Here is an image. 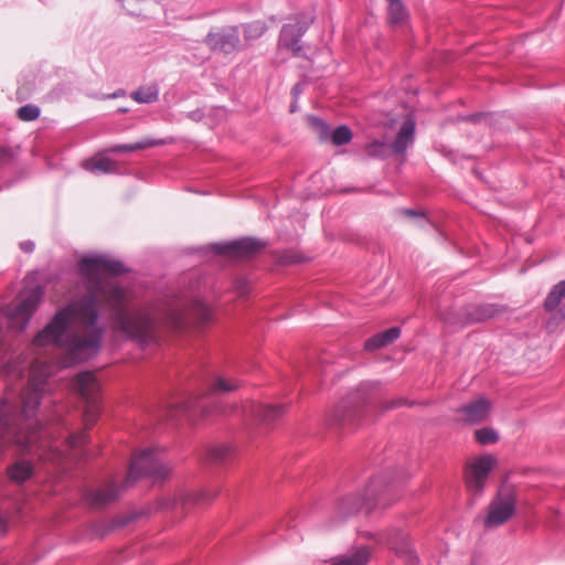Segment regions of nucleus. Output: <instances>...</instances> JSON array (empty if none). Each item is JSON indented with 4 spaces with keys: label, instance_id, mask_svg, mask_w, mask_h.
<instances>
[{
    "label": "nucleus",
    "instance_id": "f257e3e1",
    "mask_svg": "<svg viewBox=\"0 0 565 565\" xmlns=\"http://www.w3.org/2000/svg\"><path fill=\"white\" fill-rule=\"evenodd\" d=\"M78 271L86 279V292L55 313L36 335L34 342L38 345L52 343L64 350L73 363L95 355L105 333V327L98 324L100 301L121 315L122 331L141 343L153 339L157 326L174 330L183 328L185 307L181 303H170L153 312L141 310L132 316L127 315L125 288L100 276L102 271L111 276L124 274L126 268L122 263L105 255L83 256L78 262Z\"/></svg>",
    "mask_w": 565,
    "mask_h": 565
},
{
    "label": "nucleus",
    "instance_id": "f03ea898",
    "mask_svg": "<svg viewBox=\"0 0 565 565\" xmlns=\"http://www.w3.org/2000/svg\"><path fill=\"white\" fill-rule=\"evenodd\" d=\"M41 402V391L31 384L21 396L22 407L18 415L4 401L0 404V437L12 438L24 450L44 448L53 431L43 419L36 417Z\"/></svg>",
    "mask_w": 565,
    "mask_h": 565
},
{
    "label": "nucleus",
    "instance_id": "7ed1b4c3",
    "mask_svg": "<svg viewBox=\"0 0 565 565\" xmlns=\"http://www.w3.org/2000/svg\"><path fill=\"white\" fill-rule=\"evenodd\" d=\"M406 479L402 468L385 469L367 483L363 493H350L340 498L334 509L333 525L344 522L361 510L370 513L374 509L391 505L398 499Z\"/></svg>",
    "mask_w": 565,
    "mask_h": 565
},
{
    "label": "nucleus",
    "instance_id": "20e7f679",
    "mask_svg": "<svg viewBox=\"0 0 565 565\" xmlns=\"http://www.w3.org/2000/svg\"><path fill=\"white\" fill-rule=\"evenodd\" d=\"M169 473L170 469L162 458V451L158 448H146L131 458L126 480L121 486L111 478L100 487L86 489L84 498L90 507L100 509L117 500L120 492L138 479L147 477L154 481H163Z\"/></svg>",
    "mask_w": 565,
    "mask_h": 565
},
{
    "label": "nucleus",
    "instance_id": "39448f33",
    "mask_svg": "<svg viewBox=\"0 0 565 565\" xmlns=\"http://www.w3.org/2000/svg\"><path fill=\"white\" fill-rule=\"evenodd\" d=\"M379 385L377 382H362L335 406L330 424L344 430H353L366 423L377 408L388 411L406 404L403 398L381 402Z\"/></svg>",
    "mask_w": 565,
    "mask_h": 565
},
{
    "label": "nucleus",
    "instance_id": "423d86ee",
    "mask_svg": "<svg viewBox=\"0 0 565 565\" xmlns=\"http://www.w3.org/2000/svg\"><path fill=\"white\" fill-rule=\"evenodd\" d=\"M236 387H238L237 382H230L218 375H210L201 380L200 387L196 390L186 392L182 397L167 403L166 416L170 419L180 417L195 419L207 416L214 409L225 414L227 411L220 406L217 397Z\"/></svg>",
    "mask_w": 565,
    "mask_h": 565
},
{
    "label": "nucleus",
    "instance_id": "0eeeda50",
    "mask_svg": "<svg viewBox=\"0 0 565 565\" xmlns=\"http://www.w3.org/2000/svg\"><path fill=\"white\" fill-rule=\"evenodd\" d=\"M73 385L85 403V411L83 414L85 426L92 427L98 419L102 412L99 384L97 379L92 372L84 371L74 377Z\"/></svg>",
    "mask_w": 565,
    "mask_h": 565
},
{
    "label": "nucleus",
    "instance_id": "6e6552de",
    "mask_svg": "<svg viewBox=\"0 0 565 565\" xmlns=\"http://www.w3.org/2000/svg\"><path fill=\"white\" fill-rule=\"evenodd\" d=\"M204 44L214 54L232 55L244 50L241 26L222 25L212 28L204 38Z\"/></svg>",
    "mask_w": 565,
    "mask_h": 565
},
{
    "label": "nucleus",
    "instance_id": "1a4fd4ad",
    "mask_svg": "<svg viewBox=\"0 0 565 565\" xmlns=\"http://www.w3.org/2000/svg\"><path fill=\"white\" fill-rule=\"evenodd\" d=\"M515 504L516 497L514 491L509 487L500 488L489 505L484 526L491 529L505 523L514 514Z\"/></svg>",
    "mask_w": 565,
    "mask_h": 565
},
{
    "label": "nucleus",
    "instance_id": "9d476101",
    "mask_svg": "<svg viewBox=\"0 0 565 565\" xmlns=\"http://www.w3.org/2000/svg\"><path fill=\"white\" fill-rule=\"evenodd\" d=\"M312 22V17L300 13L295 18L294 22L284 24L279 34V46L290 51L295 56H299L302 50V46L299 44L300 39Z\"/></svg>",
    "mask_w": 565,
    "mask_h": 565
},
{
    "label": "nucleus",
    "instance_id": "9b49d317",
    "mask_svg": "<svg viewBox=\"0 0 565 565\" xmlns=\"http://www.w3.org/2000/svg\"><path fill=\"white\" fill-rule=\"evenodd\" d=\"M495 460L491 456H483L467 463L465 468L466 486L470 493L479 495L486 484L488 476L494 466Z\"/></svg>",
    "mask_w": 565,
    "mask_h": 565
},
{
    "label": "nucleus",
    "instance_id": "f8f14e48",
    "mask_svg": "<svg viewBox=\"0 0 565 565\" xmlns=\"http://www.w3.org/2000/svg\"><path fill=\"white\" fill-rule=\"evenodd\" d=\"M379 543L387 545L391 550L404 558L407 565H416L418 556L412 548L408 535L402 529L393 527L386 532L377 534Z\"/></svg>",
    "mask_w": 565,
    "mask_h": 565
},
{
    "label": "nucleus",
    "instance_id": "ddd939ff",
    "mask_svg": "<svg viewBox=\"0 0 565 565\" xmlns=\"http://www.w3.org/2000/svg\"><path fill=\"white\" fill-rule=\"evenodd\" d=\"M308 125L318 135L320 141H331L334 146H343L352 140V131L345 126L341 125L334 130L321 118L317 116H308Z\"/></svg>",
    "mask_w": 565,
    "mask_h": 565
},
{
    "label": "nucleus",
    "instance_id": "4468645a",
    "mask_svg": "<svg viewBox=\"0 0 565 565\" xmlns=\"http://www.w3.org/2000/svg\"><path fill=\"white\" fill-rule=\"evenodd\" d=\"M41 289L36 288L29 292V295L10 312V326L18 330L23 331L33 313L35 312L41 301Z\"/></svg>",
    "mask_w": 565,
    "mask_h": 565
},
{
    "label": "nucleus",
    "instance_id": "2eb2a0df",
    "mask_svg": "<svg viewBox=\"0 0 565 565\" xmlns=\"http://www.w3.org/2000/svg\"><path fill=\"white\" fill-rule=\"evenodd\" d=\"M263 247L260 241L246 237L231 243H215L210 248L216 255L250 256Z\"/></svg>",
    "mask_w": 565,
    "mask_h": 565
},
{
    "label": "nucleus",
    "instance_id": "dca6fc26",
    "mask_svg": "<svg viewBox=\"0 0 565 565\" xmlns=\"http://www.w3.org/2000/svg\"><path fill=\"white\" fill-rule=\"evenodd\" d=\"M502 307L493 303L468 305L462 308L461 316L463 323L483 322L495 317L502 311Z\"/></svg>",
    "mask_w": 565,
    "mask_h": 565
},
{
    "label": "nucleus",
    "instance_id": "f3484780",
    "mask_svg": "<svg viewBox=\"0 0 565 565\" xmlns=\"http://www.w3.org/2000/svg\"><path fill=\"white\" fill-rule=\"evenodd\" d=\"M490 411V402L484 397H479L459 408L461 418L469 424L482 423Z\"/></svg>",
    "mask_w": 565,
    "mask_h": 565
},
{
    "label": "nucleus",
    "instance_id": "a211bd4d",
    "mask_svg": "<svg viewBox=\"0 0 565 565\" xmlns=\"http://www.w3.org/2000/svg\"><path fill=\"white\" fill-rule=\"evenodd\" d=\"M414 132L415 122L411 118H407L403 122L395 140L392 143H390L392 154H404L407 147L414 140Z\"/></svg>",
    "mask_w": 565,
    "mask_h": 565
},
{
    "label": "nucleus",
    "instance_id": "6ab92c4d",
    "mask_svg": "<svg viewBox=\"0 0 565 565\" xmlns=\"http://www.w3.org/2000/svg\"><path fill=\"white\" fill-rule=\"evenodd\" d=\"M545 310L552 312L557 310L563 319H565V280L554 285L544 301Z\"/></svg>",
    "mask_w": 565,
    "mask_h": 565
},
{
    "label": "nucleus",
    "instance_id": "aec40b11",
    "mask_svg": "<svg viewBox=\"0 0 565 565\" xmlns=\"http://www.w3.org/2000/svg\"><path fill=\"white\" fill-rule=\"evenodd\" d=\"M84 168L95 174L120 173L118 163L104 154L85 161Z\"/></svg>",
    "mask_w": 565,
    "mask_h": 565
},
{
    "label": "nucleus",
    "instance_id": "412c9836",
    "mask_svg": "<svg viewBox=\"0 0 565 565\" xmlns=\"http://www.w3.org/2000/svg\"><path fill=\"white\" fill-rule=\"evenodd\" d=\"M253 417L266 425L275 423L284 413L280 405L257 404L250 407Z\"/></svg>",
    "mask_w": 565,
    "mask_h": 565
},
{
    "label": "nucleus",
    "instance_id": "4be33fe9",
    "mask_svg": "<svg viewBox=\"0 0 565 565\" xmlns=\"http://www.w3.org/2000/svg\"><path fill=\"white\" fill-rule=\"evenodd\" d=\"M401 335L399 327H392L385 331L379 332L365 341L366 351H375L393 343Z\"/></svg>",
    "mask_w": 565,
    "mask_h": 565
},
{
    "label": "nucleus",
    "instance_id": "5701e85b",
    "mask_svg": "<svg viewBox=\"0 0 565 565\" xmlns=\"http://www.w3.org/2000/svg\"><path fill=\"white\" fill-rule=\"evenodd\" d=\"M241 32L243 33V44L244 47L248 45L250 42L258 40L262 38L265 32L268 30V25L265 21L255 20L248 23H242Z\"/></svg>",
    "mask_w": 565,
    "mask_h": 565
},
{
    "label": "nucleus",
    "instance_id": "b1692460",
    "mask_svg": "<svg viewBox=\"0 0 565 565\" xmlns=\"http://www.w3.org/2000/svg\"><path fill=\"white\" fill-rule=\"evenodd\" d=\"M234 455V448L228 445H218L207 449L206 459L213 465L225 463Z\"/></svg>",
    "mask_w": 565,
    "mask_h": 565
},
{
    "label": "nucleus",
    "instance_id": "393cba45",
    "mask_svg": "<svg viewBox=\"0 0 565 565\" xmlns=\"http://www.w3.org/2000/svg\"><path fill=\"white\" fill-rule=\"evenodd\" d=\"M162 140H153V139H145L135 143L129 145H116L110 148H108L107 152H115V153H127V152H134L139 150H145L151 147H154L157 145H162Z\"/></svg>",
    "mask_w": 565,
    "mask_h": 565
},
{
    "label": "nucleus",
    "instance_id": "a878e982",
    "mask_svg": "<svg viewBox=\"0 0 565 565\" xmlns=\"http://www.w3.org/2000/svg\"><path fill=\"white\" fill-rule=\"evenodd\" d=\"M370 557L367 547H360L350 555H342L334 558L333 565H365Z\"/></svg>",
    "mask_w": 565,
    "mask_h": 565
},
{
    "label": "nucleus",
    "instance_id": "bb28decb",
    "mask_svg": "<svg viewBox=\"0 0 565 565\" xmlns=\"http://www.w3.org/2000/svg\"><path fill=\"white\" fill-rule=\"evenodd\" d=\"M131 98L139 104H151L159 98V87L157 84L141 86L131 93Z\"/></svg>",
    "mask_w": 565,
    "mask_h": 565
},
{
    "label": "nucleus",
    "instance_id": "cd10ccee",
    "mask_svg": "<svg viewBox=\"0 0 565 565\" xmlns=\"http://www.w3.org/2000/svg\"><path fill=\"white\" fill-rule=\"evenodd\" d=\"M388 2V19L391 24L402 25L408 19V12L403 4L402 0H387Z\"/></svg>",
    "mask_w": 565,
    "mask_h": 565
},
{
    "label": "nucleus",
    "instance_id": "c85d7f7f",
    "mask_svg": "<svg viewBox=\"0 0 565 565\" xmlns=\"http://www.w3.org/2000/svg\"><path fill=\"white\" fill-rule=\"evenodd\" d=\"M11 480L23 483L33 475V466L26 461H18L9 469Z\"/></svg>",
    "mask_w": 565,
    "mask_h": 565
},
{
    "label": "nucleus",
    "instance_id": "c756f323",
    "mask_svg": "<svg viewBox=\"0 0 565 565\" xmlns=\"http://www.w3.org/2000/svg\"><path fill=\"white\" fill-rule=\"evenodd\" d=\"M364 151L367 157L374 159H385L392 156L390 143L380 140H374L373 142L367 143Z\"/></svg>",
    "mask_w": 565,
    "mask_h": 565
},
{
    "label": "nucleus",
    "instance_id": "7c9ffc66",
    "mask_svg": "<svg viewBox=\"0 0 565 565\" xmlns=\"http://www.w3.org/2000/svg\"><path fill=\"white\" fill-rule=\"evenodd\" d=\"M476 439L481 445L494 444L499 439L498 433L490 427H483L475 431Z\"/></svg>",
    "mask_w": 565,
    "mask_h": 565
},
{
    "label": "nucleus",
    "instance_id": "2f4dec72",
    "mask_svg": "<svg viewBox=\"0 0 565 565\" xmlns=\"http://www.w3.org/2000/svg\"><path fill=\"white\" fill-rule=\"evenodd\" d=\"M40 116V108L35 105L28 104L18 109V117L23 121H32Z\"/></svg>",
    "mask_w": 565,
    "mask_h": 565
},
{
    "label": "nucleus",
    "instance_id": "473e14b6",
    "mask_svg": "<svg viewBox=\"0 0 565 565\" xmlns=\"http://www.w3.org/2000/svg\"><path fill=\"white\" fill-rule=\"evenodd\" d=\"M15 157V151L9 147L0 148V164H9L13 161Z\"/></svg>",
    "mask_w": 565,
    "mask_h": 565
},
{
    "label": "nucleus",
    "instance_id": "72a5a7b5",
    "mask_svg": "<svg viewBox=\"0 0 565 565\" xmlns=\"http://www.w3.org/2000/svg\"><path fill=\"white\" fill-rule=\"evenodd\" d=\"M186 118H189L190 120L192 121H195V122H199L201 121L204 116H205V113H204V109L202 108H198L195 110H192V111H189L186 113Z\"/></svg>",
    "mask_w": 565,
    "mask_h": 565
},
{
    "label": "nucleus",
    "instance_id": "f704fd0d",
    "mask_svg": "<svg viewBox=\"0 0 565 565\" xmlns=\"http://www.w3.org/2000/svg\"><path fill=\"white\" fill-rule=\"evenodd\" d=\"M404 213L407 215V216H412V217H420L425 223H428V220L425 217L424 213L423 212H419V211H416L414 209H407L404 211Z\"/></svg>",
    "mask_w": 565,
    "mask_h": 565
},
{
    "label": "nucleus",
    "instance_id": "c9c22d12",
    "mask_svg": "<svg viewBox=\"0 0 565 565\" xmlns=\"http://www.w3.org/2000/svg\"><path fill=\"white\" fill-rule=\"evenodd\" d=\"M20 248L24 253H32L35 248V244L32 241H23L20 243Z\"/></svg>",
    "mask_w": 565,
    "mask_h": 565
},
{
    "label": "nucleus",
    "instance_id": "e433bc0d",
    "mask_svg": "<svg viewBox=\"0 0 565 565\" xmlns=\"http://www.w3.org/2000/svg\"><path fill=\"white\" fill-rule=\"evenodd\" d=\"M201 307V318L204 322H209L210 319H211V311L207 307L203 306V305H200Z\"/></svg>",
    "mask_w": 565,
    "mask_h": 565
},
{
    "label": "nucleus",
    "instance_id": "4c0bfd02",
    "mask_svg": "<svg viewBox=\"0 0 565 565\" xmlns=\"http://www.w3.org/2000/svg\"><path fill=\"white\" fill-rule=\"evenodd\" d=\"M126 95V92L125 89H117L116 92H114L113 94L110 95H103L102 98L103 99H108V98H118V97H124Z\"/></svg>",
    "mask_w": 565,
    "mask_h": 565
},
{
    "label": "nucleus",
    "instance_id": "58836bf2",
    "mask_svg": "<svg viewBox=\"0 0 565 565\" xmlns=\"http://www.w3.org/2000/svg\"><path fill=\"white\" fill-rule=\"evenodd\" d=\"M205 497H206V493L202 492V493H195V494H190L188 495L186 500H191V501H194V502H199L201 500H205Z\"/></svg>",
    "mask_w": 565,
    "mask_h": 565
},
{
    "label": "nucleus",
    "instance_id": "ea45409f",
    "mask_svg": "<svg viewBox=\"0 0 565 565\" xmlns=\"http://www.w3.org/2000/svg\"><path fill=\"white\" fill-rule=\"evenodd\" d=\"M126 523H127V521H126V522H122V523H120V524H114L113 526H108V527H107V529H105L104 531H102V532H97V535H99V536H104V535H106V534H107V533H108L113 527H115V526H122V525H125Z\"/></svg>",
    "mask_w": 565,
    "mask_h": 565
},
{
    "label": "nucleus",
    "instance_id": "a19ab883",
    "mask_svg": "<svg viewBox=\"0 0 565 565\" xmlns=\"http://www.w3.org/2000/svg\"><path fill=\"white\" fill-rule=\"evenodd\" d=\"M292 522H294V516H291V515H290V516H288V519H286L285 521H282L281 526L284 525V526H286L287 529H291V527H294V526H295V524H292Z\"/></svg>",
    "mask_w": 565,
    "mask_h": 565
},
{
    "label": "nucleus",
    "instance_id": "79ce46f5",
    "mask_svg": "<svg viewBox=\"0 0 565 565\" xmlns=\"http://www.w3.org/2000/svg\"><path fill=\"white\" fill-rule=\"evenodd\" d=\"M7 532V523L3 518L0 516V536Z\"/></svg>",
    "mask_w": 565,
    "mask_h": 565
},
{
    "label": "nucleus",
    "instance_id": "37998d69",
    "mask_svg": "<svg viewBox=\"0 0 565 565\" xmlns=\"http://www.w3.org/2000/svg\"><path fill=\"white\" fill-rule=\"evenodd\" d=\"M481 117H482V114H473V115H470L467 119L471 122H478Z\"/></svg>",
    "mask_w": 565,
    "mask_h": 565
},
{
    "label": "nucleus",
    "instance_id": "c03bdc74",
    "mask_svg": "<svg viewBox=\"0 0 565 565\" xmlns=\"http://www.w3.org/2000/svg\"><path fill=\"white\" fill-rule=\"evenodd\" d=\"M296 109H297V106L292 104V105L290 106V111H291V113H295V111H296Z\"/></svg>",
    "mask_w": 565,
    "mask_h": 565
},
{
    "label": "nucleus",
    "instance_id": "a18cd8bd",
    "mask_svg": "<svg viewBox=\"0 0 565 565\" xmlns=\"http://www.w3.org/2000/svg\"><path fill=\"white\" fill-rule=\"evenodd\" d=\"M297 88H298V85L294 86V90H295L296 93H299V89H297Z\"/></svg>",
    "mask_w": 565,
    "mask_h": 565
},
{
    "label": "nucleus",
    "instance_id": "49530a36",
    "mask_svg": "<svg viewBox=\"0 0 565 565\" xmlns=\"http://www.w3.org/2000/svg\"><path fill=\"white\" fill-rule=\"evenodd\" d=\"M297 88H298V85L294 86V90H295L296 93H299V89H297Z\"/></svg>",
    "mask_w": 565,
    "mask_h": 565
},
{
    "label": "nucleus",
    "instance_id": "de8ad7c7",
    "mask_svg": "<svg viewBox=\"0 0 565 565\" xmlns=\"http://www.w3.org/2000/svg\"><path fill=\"white\" fill-rule=\"evenodd\" d=\"M56 420H62L61 418H56ZM62 426H65V423L61 422Z\"/></svg>",
    "mask_w": 565,
    "mask_h": 565
},
{
    "label": "nucleus",
    "instance_id": "09e8293b",
    "mask_svg": "<svg viewBox=\"0 0 565 565\" xmlns=\"http://www.w3.org/2000/svg\"><path fill=\"white\" fill-rule=\"evenodd\" d=\"M78 443H84V440H81V441L73 440V444H78Z\"/></svg>",
    "mask_w": 565,
    "mask_h": 565
}]
</instances>
